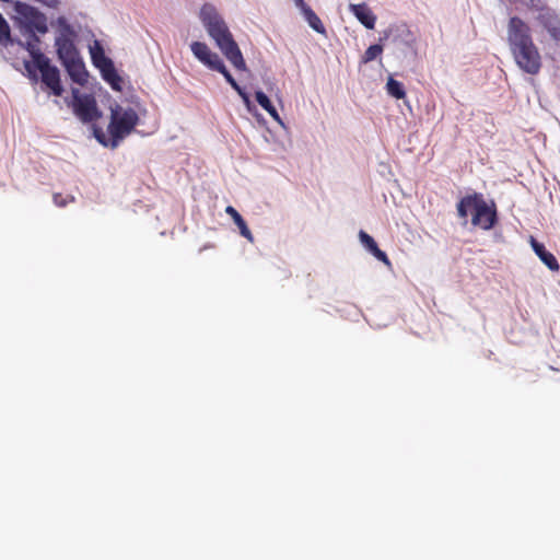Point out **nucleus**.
<instances>
[{
	"instance_id": "nucleus-6",
	"label": "nucleus",
	"mask_w": 560,
	"mask_h": 560,
	"mask_svg": "<svg viewBox=\"0 0 560 560\" xmlns=\"http://www.w3.org/2000/svg\"><path fill=\"white\" fill-rule=\"evenodd\" d=\"M92 63L101 72L102 79L109 84L114 91H121L122 80L118 74L114 61L105 55L104 47L98 39H94L89 46Z\"/></svg>"
},
{
	"instance_id": "nucleus-21",
	"label": "nucleus",
	"mask_w": 560,
	"mask_h": 560,
	"mask_svg": "<svg viewBox=\"0 0 560 560\" xmlns=\"http://www.w3.org/2000/svg\"><path fill=\"white\" fill-rule=\"evenodd\" d=\"M192 55L203 65L212 51L206 43L192 42L190 44Z\"/></svg>"
},
{
	"instance_id": "nucleus-5",
	"label": "nucleus",
	"mask_w": 560,
	"mask_h": 560,
	"mask_svg": "<svg viewBox=\"0 0 560 560\" xmlns=\"http://www.w3.org/2000/svg\"><path fill=\"white\" fill-rule=\"evenodd\" d=\"M15 22L22 35H45L48 32L47 16L37 8L21 1L13 5Z\"/></svg>"
},
{
	"instance_id": "nucleus-22",
	"label": "nucleus",
	"mask_w": 560,
	"mask_h": 560,
	"mask_svg": "<svg viewBox=\"0 0 560 560\" xmlns=\"http://www.w3.org/2000/svg\"><path fill=\"white\" fill-rule=\"evenodd\" d=\"M386 90L390 96L397 100H401L406 96L404 84L392 77L387 80Z\"/></svg>"
},
{
	"instance_id": "nucleus-19",
	"label": "nucleus",
	"mask_w": 560,
	"mask_h": 560,
	"mask_svg": "<svg viewBox=\"0 0 560 560\" xmlns=\"http://www.w3.org/2000/svg\"><path fill=\"white\" fill-rule=\"evenodd\" d=\"M300 11L311 28H313L318 34H323V35L326 34V28H325L324 24L322 23L318 15L312 10V8L310 5H306L305 8H303Z\"/></svg>"
},
{
	"instance_id": "nucleus-10",
	"label": "nucleus",
	"mask_w": 560,
	"mask_h": 560,
	"mask_svg": "<svg viewBox=\"0 0 560 560\" xmlns=\"http://www.w3.org/2000/svg\"><path fill=\"white\" fill-rule=\"evenodd\" d=\"M71 94L73 113L82 122H92L102 116L93 95L82 94L80 90L75 88L71 90Z\"/></svg>"
},
{
	"instance_id": "nucleus-23",
	"label": "nucleus",
	"mask_w": 560,
	"mask_h": 560,
	"mask_svg": "<svg viewBox=\"0 0 560 560\" xmlns=\"http://www.w3.org/2000/svg\"><path fill=\"white\" fill-rule=\"evenodd\" d=\"M383 52V46L381 44L371 45L362 56L361 61L369 63L380 57Z\"/></svg>"
},
{
	"instance_id": "nucleus-11",
	"label": "nucleus",
	"mask_w": 560,
	"mask_h": 560,
	"mask_svg": "<svg viewBox=\"0 0 560 560\" xmlns=\"http://www.w3.org/2000/svg\"><path fill=\"white\" fill-rule=\"evenodd\" d=\"M34 71L37 69L42 74V82L45 84L54 95L61 96L63 93V86L60 81V72L56 66L50 63V59L47 57L44 61H39L33 66Z\"/></svg>"
},
{
	"instance_id": "nucleus-7",
	"label": "nucleus",
	"mask_w": 560,
	"mask_h": 560,
	"mask_svg": "<svg viewBox=\"0 0 560 560\" xmlns=\"http://www.w3.org/2000/svg\"><path fill=\"white\" fill-rule=\"evenodd\" d=\"M534 13L537 25L548 34V36L560 43V12L549 7L545 1L529 9Z\"/></svg>"
},
{
	"instance_id": "nucleus-4",
	"label": "nucleus",
	"mask_w": 560,
	"mask_h": 560,
	"mask_svg": "<svg viewBox=\"0 0 560 560\" xmlns=\"http://www.w3.org/2000/svg\"><path fill=\"white\" fill-rule=\"evenodd\" d=\"M474 211L471 223L482 230L492 229L497 221V210L494 205L486 202L481 194H472L463 197L457 203V213L460 218L466 219L469 211Z\"/></svg>"
},
{
	"instance_id": "nucleus-9",
	"label": "nucleus",
	"mask_w": 560,
	"mask_h": 560,
	"mask_svg": "<svg viewBox=\"0 0 560 560\" xmlns=\"http://www.w3.org/2000/svg\"><path fill=\"white\" fill-rule=\"evenodd\" d=\"M392 40L394 45L400 47L405 54L417 55V36L405 23L390 25L383 32L380 42Z\"/></svg>"
},
{
	"instance_id": "nucleus-27",
	"label": "nucleus",
	"mask_w": 560,
	"mask_h": 560,
	"mask_svg": "<svg viewBox=\"0 0 560 560\" xmlns=\"http://www.w3.org/2000/svg\"><path fill=\"white\" fill-rule=\"evenodd\" d=\"M54 202L58 207H65L68 203V199L62 197L60 194H55Z\"/></svg>"
},
{
	"instance_id": "nucleus-29",
	"label": "nucleus",
	"mask_w": 560,
	"mask_h": 560,
	"mask_svg": "<svg viewBox=\"0 0 560 560\" xmlns=\"http://www.w3.org/2000/svg\"><path fill=\"white\" fill-rule=\"evenodd\" d=\"M294 4L296 8H299L300 10H302L303 8H305L307 4L304 2V0H294Z\"/></svg>"
},
{
	"instance_id": "nucleus-15",
	"label": "nucleus",
	"mask_w": 560,
	"mask_h": 560,
	"mask_svg": "<svg viewBox=\"0 0 560 560\" xmlns=\"http://www.w3.org/2000/svg\"><path fill=\"white\" fill-rule=\"evenodd\" d=\"M215 71L220 72L224 77L226 82L231 85V88L241 96V98L248 112L252 113L253 110L256 109L255 105L250 101L248 93L245 91L244 88H242L236 82V80L233 78L231 72L226 69L224 63L221 67H219Z\"/></svg>"
},
{
	"instance_id": "nucleus-12",
	"label": "nucleus",
	"mask_w": 560,
	"mask_h": 560,
	"mask_svg": "<svg viewBox=\"0 0 560 560\" xmlns=\"http://www.w3.org/2000/svg\"><path fill=\"white\" fill-rule=\"evenodd\" d=\"M52 25H56L58 28V34L55 38L57 54L60 52L65 46L69 47V49L77 48L73 40L75 31L65 16H58Z\"/></svg>"
},
{
	"instance_id": "nucleus-14",
	"label": "nucleus",
	"mask_w": 560,
	"mask_h": 560,
	"mask_svg": "<svg viewBox=\"0 0 560 560\" xmlns=\"http://www.w3.org/2000/svg\"><path fill=\"white\" fill-rule=\"evenodd\" d=\"M349 11L368 30H373L375 27L376 15L372 12L366 3H350Z\"/></svg>"
},
{
	"instance_id": "nucleus-3",
	"label": "nucleus",
	"mask_w": 560,
	"mask_h": 560,
	"mask_svg": "<svg viewBox=\"0 0 560 560\" xmlns=\"http://www.w3.org/2000/svg\"><path fill=\"white\" fill-rule=\"evenodd\" d=\"M139 120V115L135 108L114 104L110 106V120L107 127L109 137L105 135L102 128L96 126L93 127V135L103 147L115 149L135 130Z\"/></svg>"
},
{
	"instance_id": "nucleus-28",
	"label": "nucleus",
	"mask_w": 560,
	"mask_h": 560,
	"mask_svg": "<svg viewBox=\"0 0 560 560\" xmlns=\"http://www.w3.org/2000/svg\"><path fill=\"white\" fill-rule=\"evenodd\" d=\"M544 0H520V2L525 5L528 10L534 8L536 4H539Z\"/></svg>"
},
{
	"instance_id": "nucleus-13",
	"label": "nucleus",
	"mask_w": 560,
	"mask_h": 560,
	"mask_svg": "<svg viewBox=\"0 0 560 560\" xmlns=\"http://www.w3.org/2000/svg\"><path fill=\"white\" fill-rule=\"evenodd\" d=\"M28 38L25 43L19 42V44L30 54L32 57V61H24V68L30 73V75L37 80L36 72L33 69V66L39 61H44L47 58L38 48V44L40 43L38 35H26Z\"/></svg>"
},
{
	"instance_id": "nucleus-8",
	"label": "nucleus",
	"mask_w": 560,
	"mask_h": 560,
	"mask_svg": "<svg viewBox=\"0 0 560 560\" xmlns=\"http://www.w3.org/2000/svg\"><path fill=\"white\" fill-rule=\"evenodd\" d=\"M57 56L74 83L79 85L88 83L89 73L77 48L69 49V47L65 46Z\"/></svg>"
},
{
	"instance_id": "nucleus-18",
	"label": "nucleus",
	"mask_w": 560,
	"mask_h": 560,
	"mask_svg": "<svg viewBox=\"0 0 560 560\" xmlns=\"http://www.w3.org/2000/svg\"><path fill=\"white\" fill-rule=\"evenodd\" d=\"M225 212L233 219L234 223L236 224V226L240 230V234L253 243L254 236H253L250 230L248 229L245 220L238 213V211L234 207L228 206L225 209Z\"/></svg>"
},
{
	"instance_id": "nucleus-25",
	"label": "nucleus",
	"mask_w": 560,
	"mask_h": 560,
	"mask_svg": "<svg viewBox=\"0 0 560 560\" xmlns=\"http://www.w3.org/2000/svg\"><path fill=\"white\" fill-rule=\"evenodd\" d=\"M208 59L203 63L207 68L210 70L215 71L219 67H221L224 62L220 58V56L217 52L211 51Z\"/></svg>"
},
{
	"instance_id": "nucleus-1",
	"label": "nucleus",
	"mask_w": 560,
	"mask_h": 560,
	"mask_svg": "<svg viewBox=\"0 0 560 560\" xmlns=\"http://www.w3.org/2000/svg\"><path fill=\"white\" fill-rule=\"evenodd\" d=\"M506 42L515 65L524 73L536 75L542 67L540 51L535 44L529 25L520 16L510 18Z\"/></svg>"
},
{
	"instance_id": "nucleus-20",
	"label": "nucleus",
	"mask_w": 560,
	"mask_h": 560,
	"mask_svg": "<svg viewBox=\"0 0 560 560\" xmlns=\"http://www.w3.org/2000/svg\"><path fill=\"white\" fill-rule=\"evenodd\" d=\"M255 97L257 103L281 126H284L276 107L272 105L270 98L262 91H256Z\"/></svg>"
},
{
	"instance_id": "nucleus-26",
	"label": "nucleus",
	"mask_w": 560,
	"mask_h": 560,
	"mask_svg": "<svg viewBox=\"0 0 560 560\" xmlns=\"http://www.w3.org/2000/svg\"><path fill=\"white\" fill-rule=\"evenodd\" d=\"M377 260L380 261H383L384 264H386L387 266L390 265V261L386 255L385 252L381 250L378 247L371 253Z\"/></svg>"
},
{
	"instance_id": "nucleus-17",
	"label": "nucleus",
	"mask_w": 560,
	"mask_h": 560,
	"mask_svg": "<svg viewBox=\"0 0 560 560\" xmlns=\"http://www.w3.org/2000/svg\"><path fill=\"white\" fill-rule=\"evenodd\" d=\"M530 245L535 254L539 259L548 267L551 271H558L560 266L557 258L552 253L546 249L542 243H539L536 238L530 236Z\"/></svg>"
},
{
	"instance_id": "nucleus-24",
	"label": "nucleus",
	"mask_w": 560,
	"mask_h": 560,
	"mask_svg": "<svg viewBox=\"0 0 560 560\" xmlns=\"http://www.w3.org/2000/svg\"><path fill=\"white\" fill-rule=\"evenodd\" d=\"M359 238L361 244L370 254L378 247L374 238L363 230L359 232Z\"/></svg>"
},
{
	"instance_id": "nucleus-2",
	"label": "nucleus",
	"mask_w": 560,
	"mask_h": 560,
	"mask_svg": "<svg viewBox=\"0 0 560 560\" xmlns=\"http://www.w3.org/2000/svg\"><path fill=\"white\" fill-rule=\"evenodd\" d=\"M199 19L223 56L236 70L245 71L247 67L243 54L217 8L211 3H205L200 9Z\"/></svg>"
},
{
	"instance_id": "nucleus-16",
	"label": "nucleus",
	"mask_w": 560,
	"mask_h": 560,
	"mask_svg": "<svg viewBox=\"0 0 560 560\" xmlns=\"http://www.w3.org/2000/svg\"><path fill=\"white\" fill-rule=\"evenodd\" d=\"M215 71L220 72L224 77L226 82L231 85V88L241 96V98L248 112L252 113L253 110L256 109L255 105L250 101L248 93L245 91L244 88H242L236 82V80L233 78L231 72L226 69L224 63L221 67H219Z\"/></svg>"
}]
</instances>
